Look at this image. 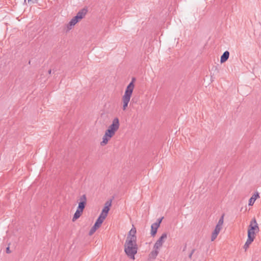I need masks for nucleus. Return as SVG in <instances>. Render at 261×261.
Masks as SVG:
<instances>
[{
	"label": "nucleus",
	"mask_w": 261,
	"mask_h": 261,
	"mask_svg": "<svg viewBox=\"0 0 261 261\" xmlns=\"http://www.w3.org/2000/svg\"><path fill=\"white\" fill-rule=\"evenodd\" d=\"M124 247V252L127 256L134 260L135 258V255L138 251V245L135 238L131 237V238L126 239Z\"/></svg>",
	"instance_id": "f257e3e1"
},
{
	"label": "nucleus",
	"mask_w": 261,
	"mask_h": 261,
	"mask_svg": "<svg viewBox=\"0 0 261 261\" xmlns=\"http://www.w3.org/2000/svg\"><path fill=\"white\" fill-rule=\"evenodd\" d=\"M135 81V79L133 77L131 82L127 85L124 95L122 96V100L123 103L122 109L125 111L127 107L128 103L130 101L131 96L132 95L133 90L134 89V82Z\"/></svg>",
	"instance_id": "f03ea898"
},
{
	"label": "nucleus",
	"mask_w": 261,
	"mask_h": 261,
	"mask_svg": "<svg viewBox=\"0 0 261 261\" xmlns=\"http://www.w3.org/2000/svg\"><path fill=\"white\" fill-rule=\"evenodd\" d=\"M259 231V229L256 219L253 218L249 225L247 237H252L253 238H255V232H258Z\"/></svg>",
	"instance_id": "7ed1b4c3"
},
{
	"label": "nucleus",
	"mask_w": 261,
	"mask_h": 261,
	"mask_svg": "<svg viewBox=\"0 0 261 261\" xmlns=\"http://www.w3.org/2000/svg\"><path fill=\"white\" fill-rule=\"evenodd\" d=\"M163 217L157 219L156 221L153 223L151 226V235L154 237L156 233L158 228L159 227Z\"/></svg>",
	"instance_id": "20e7f679"
},
{
	"label": "nucleus",
	"mask_w": 261,
	"mask_h": 261,
	"mask_svg": "<svg viewBox=\"0 0 261 261\" xmlns=\"http://www.w3.org/2000/svg\"><path fill=\"white\" fill-rule=\"evenodd\" d=\"M167 238L166 233H164L162 234L161 237L156 241L154 245L153 248L160 249L163 245L165 240Z\"/></svg>",
	"instance_id": "39448f33"
},
{
	"label": "nucleus",
	"mask_w": 261,
	"mask_h": 261,
	"mask_svg": "<svg viewBox=\"0 0 261 261\" xmlns=\"http://www.w3.org/2000/svg\"><path fill=\"white\" fill-rule=\"evenodd\" d=\"M102 221L100 220V219H97L96 221L95 222L94 225L93 226V227L91 228V229L89 231V234L90 236L92 235L96 230L97 228H98L102 223Z\"/></svg>",
	"instance_id": "423d86ee"
},
{
	"label": "nucleus",
	"mask_w": 261,
	"mask_h": 261,
	"mask_svg": "<svg viewBox=\"0 0 261 261\" xmlns=\"http://www.w3.org/2000/svg\"><path fill=\"white\" fill-rule=\"evenodd\" d=\"M119 120L117 117H116L113 120L112 123L109 128L116 132L119 129Z\"/></svg>",
	"instance_id": "0eeeda50"
},
{
	"label": "nucleus",
	"mask_w": 261,
	"mask_h": 261,
	"mask_svg": "<svg viewBox=\"0 0 261 261\" xmlns=\"http://www.w3.org/2000/svg\"><path fill=\"white\" fill-rule=\"evenodd\" d=\"M87 12L88 9L87 8H84L77 12L76 15L82 19L85 16Z\"/></svg>",
	"instance_id": "6e6552de"
},
{
	"label": "nucleus",
	"mask_w": 261,
	"mask_h": 261,
	"mask_svg": "<svg viewBox=\"0 0 261 261\" xmlns=\"http://www.w3.org/2000/svg\"><path fill=\"white\" fill-rule=\"evenodd\" d=\"M229 52L228 51H225L223 53L222 55L221 56L220 58V62L221 63H224L226 62L229 58Z\"/></svg>",
	"instance_id": "1a4fd4ad"
},
{
	"label": "nucleus",
	"mask_w": 261,
	"mask_h": 261,
	"mask_svg": "<svg viewBox=\"0 0 261 261\" xmlns=\"http://www.w3.org/2000/svg\"><path fill=\"white\" fill-rule=\"evenodd\" d=\"M254 238H253L252 237H248L247 240L244 245V248L245 251L247 250L249 245L252 243V242L254 241Z\"/></svg>",
	"instance_id": "9d476101"
},
{
	"label": "nucleus",
	"mask_w": 261,
	"mask_h": 261,
	"mask_svg": "<svg viewBox=\"0 0 261 261\" xmlns=\"http://www.w3.org/2000/svg\"><path fill=\"white\" fill-rule=\"evenodd\" d=\"M136 229L135 227H133L129 231V233L126 237V239H128V238H131V237H134L135 238V240L137 241V237L136 236Z\"/></svg>",
	"instance_id": "9b49d317"
},
{
	"label": "nucleus",
	"mask_w": 261,
	"mask_h": 261,
	"mask_svg": "<svg viewBox=\"0 0 261 261\" xmlns=\"http://www.w3.org/2000/svg\"><path fill=\"white\" fill-rule=\"evenodd\" d=\"M259 197V194L258 193H256V194H254L252 195V196L250 198L249 200L248 205H252L256 199L257 197Z\"/></svg>",
	"instance_id": "f8f14e48"
},
{
	"label": "nucleus",
	"mask_w": 261,
	"mask_h": 261,
	"mask_svg": "<svg viewBox=\"0 0 261 261\" xmlns=\"http://www.w3.org/2000/svg\"><path fill=\"white\" fill-rule=\"evenodd\" d=\"M154 250H152L149 254V257L150 258L155 259L159 254V249L153 248Z\"/></svg>",
	"instance_id": "ddd939ff"
},
{
	"label": "nucleus",
	"mask_w": 261,
	"mask_h": 261,
	"mask_svg": "<svg viewBox=\"0 0 261 261\" xmlns=\"http://www.w3.org/2000/svg\"><path fill=\"white\" fill-rule=\"evenodd\" d=\"M76 23L77 21L74 18V17H73L67 25L68 30L71 29L72 27H73Z\"/></svg>",
	"instance_id": "4468645a"
},
{
	"label": "nucleus",
	"mask_w": 261,
	"mask_h": 261,
	"mask_svg": "<svg viewBox=\"0 0 261 261\" xmlns=\"http://www.w3.org/2000/svg\"><path fill=\"white\" fill-rule=\"evenodd\" d=\"M115 132H116L114 130L108 128V129L106 130L105 134L108 136V137L111 138L115 135Z\"/></svg>",
	"instance_id": "2eb2a0df"
},
{
	"label": "nucleus",
	"mask_w": 261,
	"mask_h": 261,
	"mask_svg": "<svg viewBox=\"0 0 261 261\" xmlns=\"http://www.w3.org/2000/svg\"><path fill=\"white\" fill-rule=\"evenodd\" d=\"M110 139V138L108 137V136H106V135L105 134L102 137V141L101 142L100 145L101 146H103L107 144Z\"/></svg>",
	"instance_id": "dca6fc26"
},
{
	"label": "nucleus",
	"mask_w": 261,
	"mask_h": 261,
	"mask_svg": "<svg viewBox=\"0 0 261 261\" xmlns=\"http://www.w3.org/2000/svg\"><path fill=\"white\" fill-rule=\"evenodd\" d=\"M82 212L81 211H79V210H76L75 213L74 214V216L72 218V221H74L76 219H77L81 216Z\"/></svg>",
	"instance_id": "f3484780"
},
{
	"label": "nucleus",
	"mask_w": 261,
	"mask_h": 261,
	"mask_svg": "<svg viewBox=\"0 0 261 261\" xmlns=\"http://www.w3.org/2000/svg\"><path fill=\"white\" fill-rule=\"evenodd\" d=\"M86 204H84L83 202H79L77 210H79V211H81L83 213Z\"/></svg>",
	"instance_id": "a211bd4d"
},
{
	"label": "nucleus",
	"mask_w": 261,
	"mask_h": 261,
	"mask_svg": "<svg viewBox=\"0 0 261 261\" xmlns=\"http://www.w3.org/2000/svg\"><path fill=\"white\" fill-rule=\"evenodd\" d=\"M223 222H224V215H223L221 216V217L220 218L216 226H219L220 227H222V226L223 224Z\"/></svg>",
	"instance_id": "6ab92c4d"
},
{
	"label": "nucleus",
	"mask_w": 261,
	"mask_h": 261,
	"mask_svg": "<svg viewBox=\"0 0 261 261\" xmlns=\"http://www.w3.org/2000/svg\"><path fill=\"white\" fill-rule=\"evenodd\" d=\"M107 215H108L107 214L103 213V212H101V213H100V215L99 216L98 219H100V220H101V221L103 222L104 220L106 219Z\"/></svg>",
	"instance_id": "aec40b11"
},
{
	"label": "nucleus",
	"mask_w": 261,
	"mask_h": 261,
	"mask_svg": "<svg viewBox=\"0 0 261 261\" xmlns=\"http://www.w3.org/2000/svg\"><path fill=\"white\" fill-rule=\"evenodd\" d=\"M87 198L86 195L84 194L81 196L80 202H83L84 204H86Z\"/></svg>",
	"instance_id": "412c9836"
},
{
	"label": "nucleus",
	"mask_w": 261,
	"mask_h": 261,
	"mask_svg": "<svg viewBox=\"0 0 261 261\" xmlns=\"http://www.w3.org/2000/svg\"><path fill=\"white\" fill-rule=\"evenodd\" d=\"M221 229H222V227H220L219 226H216L213 232L218 234L219 233V232H220Z\"/></svg>",
	"instance_id": "4be33fe9"
},
{
	"label": "nucleus",
	"mask_w": 261,
	"mask_h": 261,
	"mask_svg": "<svg viewBox=\"0 0 261 261\" xmlns=\"http://www.w3.org/2000/svg\"><path fill=\"white\" fill-rule=\"evenodd\" d=\"M110 211V208L107 206H104L102 210L103 213L106 214L108 215L109 211Z\"/></svg>",
	"instance_id": "5701e85b"
},
{
	"label": "nucleus",
	"mask_w": 261,
	"mask_h": 261,
	"mask_svg": "<svg viewBox=\"0 0 261 261\" xmlns=\"http://www.w3.org/2000/svg\"><path fill=\"white\" fill-rule=\"evenodd\" d=\"M218 235V234L215 233L213 232V233L212 234V237H211V241H214L216 239Z\"/></svg>",
	"instance_id": "b1692460"
},
{
	"label": "nucleus",
	"mask_w": 261,
	"mask_h": 261,
	"mask_svg": "<svg viewBox=\"0 0 261 261\" xmlns=\"http://www.w3.org/2000/svg\"><path fill=\"white\" fill-rule=\"evenodd\" d=\"M111 200L106 201L105 204V206H107L108 207H109L110 208V207L111 206Z\"/></svg>",
	"instance_id": "393cba45"
},
{
	"label": "nucleus",
	"mask_w": 261,
	"mask_h": 261,
	"mask_svg": "<svg viewBox=\"0 0 261 261\" xmlns=\"http://www.w3.org/2000/svg\"><path fill=\"white\" fill-rule=\"evenodd\" d=\"M195 251V249H193L192 250L191 252V253H190V254L189 255V257L190 258H192V255H193V254L194 253Z\"/></svg>",
	"instance_id": "a878e982"
},
{
	"label": "nucleus",
	"mask_w": 261,
	"mask_h": 261,
	"mask_svg": "<svg viewBox=\"0 0 261 261\" xmlns=\"http://www.w3.org/2000/svg\"><path fill=\"white\" fill-rule=\"evenodd\" d=\"M73 17L77 21V22H78L81 20L80 18H79L76 15Z\"/></svg>",
	"instance_id": "bb28decb"
},
{
	"label": "nucleus",
	"mask_w": 261,
	"mask_h": 261,
	"mask_svg": "<svg viewBox=\"0 0 261 261\" xmlns=\"http://www.w3.org/2000/svg\"><path fill=\"white\" fill-rule=\"evenodd\" d=\"M6 252L7 253H11V251L10 250V247H8L7 248H6Z\"/></svg>",
	"instance_id": "cd10ccee"
},
{
	"label": "nucleus",
	"mask_w": 261,
	"mask_h": 261,
	"mask_svg": "<svg viewBox=\"0 0 261 261\" xmlns=\"http://www.w3.org/2000/svg\"><path fill=\"white\" fill-rule=\"evenodd\" d=\"M51 69H50V70H48V73H49V74H50V73H51Z\"/></svg>",
	"instance_id": "c85d7f7f"
},
{
	"label": "nucleus",
	"mask_w": 261,
	"mask_h": 261,
	"mask_svg": "<svg viewBox=\"0 0 261 261\" xmlns=\"http://www.w3.org/2000/svg\"><path fill=\"white\" fill-rule=\"evenodd\" d=\"M256 261H258V260H256Z\"/></svg>",
	"instance_id": "c756f323"
}]
</instances>
